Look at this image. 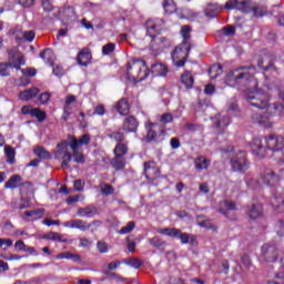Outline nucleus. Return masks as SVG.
<instances>
[{
  "label": "nucleus",
  "mask_w": 284,
  "mask_h": 284,
  "mask_svg": "<svg viewBox=\"0 0 284 284\" xmlns=\"http://www.w3.org/2000/svg\"><path fill=\"white\" fill-rule=\"evenodd\" d=\"M234 212V210H236V204L234 202H230V201H222L220 203V214H224V216H227V211Z\"/></svg>",
  "instance_id": "nucleus-24"
},
{
  "label": "nucleus",
  "mask_w": 284,
  "mask_h": 284,
  "mask_svg": "<svg viewBox=\"0 0 284 284\" xmlns=\"http://www.w3.org/2000/svg\"><path fill=\"white\" fill-rule=\"evenodd\" d=\"M111 165L114 170H123V168H125V158L114 155L111 161Z\"/></svg>",
  "instance_id": "nucleus-32"
},
{
  "label": "nucleus",
  "mask_w": 284,
  "mask_h": 284,
  "mask_svg": "<svg viewBox=\"0 0 284 284\" xmlns=\"http://www.w3.org/2000/svg\"><path fill=\"white\" fill-rule=\"evenodd\" d=\"M97 250H98V252H100V254H108V252H109L108 243H105L103 241H99L97 243Z\"/></svg>",
  "instance_id": "nucleus-52"
},
{
  "label": "nucleus",
  "mask_w": 284,
  "mask_h": 284,
  "mask_svg": "<svg viewBox=\"0 0 284 284\" xmlns=\"http://www.w3.org/2000/svg\"><path fill=\"white\" fill-rule=\"evenodd\" d=\"M63 227H69V230H80V232H88L90 227H94L92 232L97 230V227H101V221H93L91 223H88L83 220H71L67 221L63 224Z\"/></svg>",
  "instance_id": "nucleus-5"
},
{
  "label": "nucleus",
  "mask_w": 284,
  "mask_h": 284,
  "mask_svg": "<svg viewBox=\"0 0 284 284\" xmlns=\"http://www.w3.org/2000/svg\"><path fill=\"white\" fill-rule=\"evenodd\" d=\"M45 241H57L58 243H68V239L57 232H50L43 236Z\"/></svg>",
  "instance_id": "nucleus-27"
},
{
  "label": "nucleus",
  "mask_w": 284,
  "mask_h": 284,
  "mask_svg": "<svg viewBox=\"0 0 284 284\" xmlns=\"http://www.w3.org/2000/svg\"><path fill=\"white\" fill-rule=\"evenodd\" d=\"M190 54V48H185V43L176 47L172 53V61L176 68H183L185 65V59Z\"/></svg>",
  "instance_id": "nucleus-7"
},
{
  "label": "nucleus",
  "mask_w": 284,
  "mask_h": 284,
  "mask_svg": "<svg viewBox=\"0 0 284 284\" xmlns=\"http://www.w3.org/2000/svg\"><path fill=\"white\" fill-rule=\"evenodd\" d=\"M151 43H152V48H154V43H156V45H159L160 48H165V45H169V41L166 40V38L162 37V38H151Z\"/></svg>",
  "instance_id": "nucleus-44"
},
{
  "label": "nucleus",
  "mask_w": 284,
  "mask_h": 284,
  "mask_svg": "<svg viewBox=\"0 0 284 284\" xmlns=\"http://www.w3.org/2000/svg\"><path fill=\"white\" fill-rule=\"evenodd\" d=\"M263 63H265V60H258V61H257V67H258V68H262V70H265L266 72H267L268 70H273L274 72H276V69L274 68L273 64L264 65Z\"/></svg>",
  "instance_id": "nucleus-57"
},
{
  "label": "nucleus",
  "mask_w": 284,
  "mask_h": 284,
  "mask_svg": "<svg viewBox=\"0 0 284 284\" xmlns=\"http://www.w3.org/2000/svg\"><path fill=\"white\" fill-rule=\"evenodd\" d=\"M40 103L43 105L50 101V93H42L39 98Z\"/></svg>",
  "instance_id": "nucleus-64"
},
{
  "label": "nucleus",
  "mask_w": 284,
  "mask_h": 284,
  "mask_svg": "<svg viewBox=\"0 0 284 284\" xmlns=\"http://www.w3.org/2000/svg\"><path fill=\"white\" fill-rule=\"evenodd\" d=\"M22 74H24V77H34L37 74V70L29 68V69H21Z\"/></svg>",
  "instance_id": "nucleus-62"
},
{
  "label": "nucleus",
  "mask_w": 284,
  "mask_h": 284,
  "mask_svg": "<svg viewBox=\"0 0 284 284\" xmlns=\"http://www.w3.org/2000/svg\"><path fill=\"white\" fill-rule=\"evenodd\" d=\"M22 36H23L24 41H29V42L34 41V37H37L34 31H24V32H22Z\"/></svg>",
  "instance_id": "nucleus-56"
},
{
  "label": "nucleus",
  "mask_w": 284,
  "mask_h": 284,
  "mask_svg": "<svg viewBox=\"0 0 284 284\" xmlns=\"http://www.w3.org/2000/svg\"><path fill=\"white\" fill-rule=\"evenodd\" d=\"M115 109L118 110L119 114H122L123 116H125V114L130 112V104L128 103V100L122 99L118 102V104L115 105Z\"/></svg>",
  "instance_id": "nucleus-29"
},
{
  "label": "nucleus",
  "mask_w": 284,
  "mask_h": 284,
  "mask_svg": "<svg viewBox=\"0 0 284 284\" xmlns=\"http://www.w3.org/2000/svg\"><path fill=\"white\" fill-rule=\"evenodd\" d=\"M149 245H151L152 247H163V245H165V242L161 237L154 236L149 240Z\"/></svg>",
  "instance_id": "nucleus-47"
},
{
  "label": "nucleus",
  "mask_w": 284,
  "mask_h": 284,
  "mask_svg": "<svg viewBox=\"0 0 284 284\" xmlns=\"http://www.w3.org/2000/svg\"><path fill=\"white\" fill-rule=\"evenodd\" d=\"M283 171L284 169L278 171H271L264 174L262 176L263 183L268 185V187H278V185H281V180L284 179Z\"/></svg>",
  "instance_id": "nucleus-9"
},
{
  "label": "nucleus",
  "mask_w": 284,
  "mask_h": 284,
  "mask_svg": "<svg viewBox=\"0 0 284 284\" xmlns=\"http://www.w3.org/2000/svg\"><path fill=\"white\" fill-rule=\"evenodd\" d=\"M60 16L64 19H72L74 17V9L72 7H67L60 11Z\"/></svg>",
  "instance_id": "nucleus-42"
},
{
  "label": "nucleus",
  "mask_w": 284,
  "mask_h": 284,
  "mask_svg": "<svg viewBox=\"0 0 284 284\" xmlns=\"http://www.w3.org/2000/svg\"><path fill=\"white\" fill-rule=\"evenodd\" d=\"M194 164L196 170H207L210 168V160L205 156H199L195 159Z\"/></svg>",
  "instance_id": "nucleus-31"
},
{
  "label": "nucleus",
  "mask_w": 284,
  "mask_h": 284,
  "mask_svg": "<svg viewBox=\"0 0 284 284\" xmlns=\"http://www.w3.org/2000/svg\"><path fill=\"white\" fill-rule=\"evenodd\" d=\"M181 83L187 90H192L194 88V75H192V72L184 71L181 75Z\"/></svg>",
  "instance_id": "nucleus-19"
},
{
  "label": "nucleus",
  "mask_w": 284,
  "mask_h": 284,
  "mask_svg": "<svg viewBox=\"0 0 284 284\" xmlns=\"http://www.w3.org/2000/svg\"><path fill=\"white\" fill-rule=\"evenodd\" d=\"M10 68L12 65L8 64V62L0 63V77H10Z\"/></svg>",
  "instance_id": "nucleus-50"
},
{
  "label": "nucleus",
  "mask_w": 284,
  "mask_h": 284,
  "mask_svg": "<svg viewBox=\"0 0 284 284\" xmlns=\"http://www.w3.org/2000/svg\"><path fill=\"white\" fill-rule=\"evenodd\" d=\"M43 212H44L43 209L26 211L24 216H27L28 219H31V221H39V219L43 217Z\"/></svg>",
  "instance_id": "nucleus-30"
},
{
  "label": "nucleus",
  "mask_w": 284,
  "mask_h": 284,
  "mask_svg": "<svg viewBox=\"0 0 284 284\" xmlns=\"http://www.w3.org/2000/svg\"><path fill=\"white\" fill-rule=\"evenodd\" d=\"M23 184V178L19 174L12 175L4 184L6 190H17L20 185Z\"/></svg>",
  "instance_id": "nucleus-16"
},
{
  "label": "nucleus",
  "mask_w": 284,
  "mask_h": 284,
  "mask_svg": "<svg viewBox=\"0 0 284 284\" xmlns=\"http://www.w3.org/2000/svg\"><path fill=\"white\" fill-rule=\"evenodd\" d=\"M135 227L136 224L134 222H129L125 226L118 231V234H130L134 231Z\"/></svg>",
  "instance_id": "nucleus-45"
},
{
  "label": "nucleus",
  "mask_w": 284,
  "mask_h": 284,
  "mask_svg": "<svg viewBox=\"0 0 284 284\" xmlns=\"http://www.w3.org/2000/svg\"><path fill=\"white\" fill-rule=\"evenodd\" d=\"M145 128L148 130L146 141L150 143L151 141H154V139H156V131L152 130V128H156V124L148 122L145 124Z\"/></svg>",
  "instance_id": "nucleus-37"
},
{
  "label": "nucleus",
  "mask_w": 284,
  "mask_h": 284,
  "mask_svg": "<svg viewBox=\"0 0 284 284\" xmlns=\"http://www.w3.org/2000/svg\"><path fill=\"white\" fill-rule=\"evenodd\" d=\"M278 258V251H276V247L274 245L264 244L262 246L260 261L262 263H274Z\"/></svg>",
  "instance_id": "nucleus-11"
},
{
  "label": "nucleus",
  "mask_w": 284,
  "mask_h": 284,
  "mask_svg": "<svg viewBox=\"0 0 284 284\" xmlns=\"http://www.w3.org/2000/svg\"><path fill=\"white\" fill-rule=\"evenodd\" d=\"M272 206L276 212H284V199L274 196L271 201Z\"/></svg>",
  "instance_id": "nucleus-38"
},
{
  "label": "nucleus",
  "mask_w": 284,
  "mask_h": 284,
  "mask_svg": "<svg viewBox=\"0 0 284 284\" xmlns=\"http://www.w3.org/2000/svg\"><path fill=\"white\" fill-rule=\"evenodd\" d=\"M4 153H6L8 163L12 165V163H14V154H16L14 149L11 146H4Z\"/></svg>",
  "instance_id": "nucleus-43"
},
{
  "label": "nucleus",
  "mask_w": 284,
  "mask_h": 284,
  "mask_svg": "<svg viewBox=\"0 0 284 284\" xmlns=\"http://www.w3.org/2000/svg\"><path fill=\"white\" fill-rule=\"evenodd\" d=\"M221 34H223V37H234V34H236V29L233 26H226L222 28Z\"/></svg>",
  "instance_id": "nucleus-46"
},
{
  "label": "nucleus",
  "mask_w": 284,
  "mask_h": 284,
  "mask_svg": "<svg viewBox=\"0 0 284 284\" xmlns=\"http://www.w3.org/2000/svg\"><path fill=\"white\" fill-rule=\"evenodd\" d=\"M73 187L75 192H83V187H85V182L82 180H75L73 183Z\"/></svg>",
  "instance_id": "nucleus-55"
},
{
  "label": "nucleus",
  "mask_w": 284,
  "mask_h": 284,
  "mask_svg": "<svg viewBox=\"0 0 284 284\" xmlns=\"http://www.w3.org/2000/svg\"><path fill=\"white\" fill-rule=\"evenodd\" d=\"M144 176L149 181H154L159 179V168H156V164L154 162H145L144 163Z\"/></svg>",
  "instance_id": "nucleus-12"
},
{
  "label": "nucleus",
  "mask_w": 284,
  "mask_h": 284,
  "mask_svg": "<svg viewBox=\"0 0 284 284\" xmlns=\"http://www.w3.org/2000/svg\"><path fill=\"white\" fill-rule=\"evenodd\" d=\"M71 255H72V253H70V252H63V253L55 255V258H58V261H61L63 258H65L67 261H70Z\"/></svg>",
  "instance_id": "nucleus-63"
},
{
  "label": "nucleus",
  "mask_w": 284,
  "mask_h": 284,
  "mask_svg": "<svg viewBox=\"0 0 284 284\" xmlns=\"http://www.w3.org/2000/svg\"><path fill=\"white\" fill-rule=\"evenodd\" d=\"M114 156H122L124 158L128 154V144L119 142L113 151Z\"/></svg>",
  "instance_id": "nucleus-34"
},
{
  "label": "nucleus",
  "mask_w": 284,
  "mask_h": 284,
  "mask_svg": "<svg viewBox=\"0 0 284 284\" xmlns=\"http://www.w3.org/2000/svg\"><path fill=\"white\" fill-rule=\"evenodd\" d=\"M164 26H165V20L161 18H152L146 20V23H145L146 37H150L151 39H155L156 34H161Z\"/></svg>",
  "instance_id": "nucleus-6"
},
{
  "label": "nucleus",
  "mask_w": 284,
  "mask_h": 284,
  "mask_svg": "<svg viewBox=\"0 0 284 284\" xmlns=\"http://www.w3.org/2000/svg\"><path fill=\"white\" fill-rule=\"evenodd\" d=\"M71 150H72L71 160H73L74 163H80V164L85 163V156L83 155L82 152L79 151V149H71Z\"/></svg>",
  "instance_id": "nucleus-36"
},
{
  "label": "nucleus",
  "mask_w": 284,
  "mask_h": 284,
  "mask_svg": "<svg viewBox=\"0 0 284 284\" xmlns=\"http://www.w3.org/2000/svg\"><path fill=\"white\" fill-rule=\"evenodd\" d=\"M39 94V89L31 88L27 89L19 93L20 101H31V99H34Z\"/></svg>",
  "instance_id": "nucleus-22"
},
{
  "label": "nucleus",
  "mask_w": 284,
  "mask_h": 284,
  "mask_svg": "<svg viewBox=\"0 0 284 284\" xmlns=\"http://www.w3.org/2000/svg\"><path fill=\"white\" fill-rule=\"evenodd\" d=\"M33 152L36 156H38L39 159H44V160L52 159V154L48 152V150H45V148L43 146H37Z\"/></svg>",
  "instance_id": "nucleus-33"
},
{
  "label": "nucleus",
  "mask_w": 284,
  "mask_h": 284,
  "mask_svg": "<svg viewBox=\"0 0 284 284\" xmlns=\"http://www.w3.org/2000/svg\"><path fill=\"white\" fill-rule=\"evenodd\" d=\"M138 128L139 122L136 121V118L129 116L125 119L122 130H124V132H135Z\"/></svg>",
  "instance_id": "nucleus-20"
},
{
  "label": "nucleus",
  "mask_w": 284,
  "mask_h": 284,
  "mask_svg": "<svg viewBox=\"0 0 284 284\" xmlns=\"http://www.w3.org/2000/svg\"><path fill=\"white\" fill-rule=\"evenodd\" d=\"M252 122L260 125V128L265 129H270L273 125L272 120H270V115H263V113H254L252 115Z\"/></svg>",
  "instance_id": "nucleus-13"
},
{
  "label": "nucleus",
  "mask_w": 284,
  "mask_h": 284,
  "mask_svg": "<svg viewBox=\"0 0 284 284\" xmlns=\"http://www.w3.org/2000/svg\"><path fill=\"white\" fill-rule=\"evenodd\" d=\"M126 75L136 79L138 81H145L148 79V65L143 60H134L133 62L128 64Z\"/></svg>",
  "instance_id": "nucleus-3"
},
{
  "label": "nucleus",
  "mask_w": 284,
  "mask_h": 284,
  "mask_svg": "<svg viewBox=\"0 0 284 284\" xmlns=\"http://www.w3.org/2000/svg\"><path fill=\"white\" fill-rule=\"evenodd\" d=\"M209 74L211 79H216L223 74V67L221 64H214L209 69Z\"/></svg>",
  "instance_id": "nucleus-39"
},
{
  "label": "nucleus",
  "mask_w": 284,
  "mask_h": 284,
  "mask_svg": "<svg viewBox=\"0 0 284 284\" xmlns=\"http://www.w3.org/2000/svg\"><path fill=\"white\" fill-rule=\"evenodd\" d=\"M191 30L192 29H190V27H187V26L182 27L181 34H182L184 41H190V32H191Z\"/></svg>",
  "instance_id": "nucleus-58"
},
{
  "label": "nucleus",
  "mask_w": 284,
  "mask_h": 284,
  "mask_svg": "<svg viewBox=\"0 0 284 284\" xmlns=\"http://www.w3.org/2000/svg\"><path fill=\"white\" fill-rule=\"evenodd\" d=\"M90 59H92V53H90V50L88 49H83L78 54L79 65H88V63H90Z\"/></svg>",
  "instance_id": "nucleus-23"
},
{
  "label": "nucleus",
  "mask_w": 284,
  "mask_h": 284,
  "mask_svg": "<svg viewBox=\"0 0 284 284\" xmlns=\"http://www.w3.org/2000/svg\"><path fill=\"white\" fill-rule=\"evenodd\" d=\"M100 191L103 196H110V194H114V187L105 183L100 184Z\"/></svg>",
  "instance_id": "nucleus-41"
},
{
  "label": "nucleus",
  "mask_w": 284,
  "mask_h": 284,
  "mask_svg": "<svg viewBox=\"0 0 284 284\" xmlns=\"http://www.w3.org/2000/svg\"><path fill=\"white\" fill-rule=\"evenodd\" d=\"M116 48V44L114 43H108L102 48V54L104 57H108V54H112L114 52V49Z\"/></svg>",
  "instance_id": "nucleus-51"
},
{
  "label": "nucleus",
  "mask_w": 284,
  "mask_h": 284,
  "mask_svg": "<svg viewBox=\"0 0 284 284\" xmlns=\"http://www.w3.org/2000/svg\"><path fill=\"white\" fill-rule=\"evenodd\" d=\"M163 8L166 14H173V12H176V3H174V0H164Z\"/></svg>",
  "instance_id": "nucleus-40"
},
{
  "label": "nucleus",
  "mask_w": 284,
  "mask_h": 284,
  "mask_svg": "<svg viewBox=\"0 0 284 284\" xmlns=\"http://www.w3.org/2000/svg\"><path fill=\"white\" fill-rule=\"evenodd\" d=\"M231 165L234 172H246L250 169L245 152H239L232 160Z\"/></svg>",
  "instance_id": "nucleus-8"
},
{
  "label": "nucleus",
  "mask_w": 284,
  "mask_h": 284,
  "mask_svg": "<svg viewBox=\"0 0 284 284\" xmlns=\"http://www.w3.org/2000/svg\"><path fill=\"white\" fill-rule=\"evenodd\" d=\"M93 114H97L98 116H103V114H105V106H103V104H98L93 111Z\"/></svg>",
  "instance_id": "nucleus-61"
},
{
  "label": "nucleus",
  "mask_w": 284,
  "mask_h": 284,
  "mask_svg": "<svg viewBox=\"0 0 284 284\" xmlns=\"http://www.w3.org/2000/svg\"><path fill=\"white\" fill-rule=\"evenodd\" d=\"M31 116H36V119H38L40 122L45 121V112L41 111L40 109H32Z\"/></svg>",
  "instance_id": "nucleus-49"
},
{
  "label": "nucleus",
  "mask_w": 284,
  "mask_h": 284,
  "mask_svg": "<svg viewBox=\"0 0 284 284\" xmlns=\"http://www.w3.org/2000/svg\"><path fill=\"white\" fill-rule=\"evenodd\" d=\"M158 233L162 234L163 236H170L171 239H178V236L181 234V230L174 227H166L159 229Z\"/></svg>",
  "instance_id": "nucleus-25"
},
{
  "label": "nucleus",
  "mask_w": 284,
  "mask_h": 284,
  "mask_svg": "<svg viewBox=\"0 0 284 284\" xmlns=\"http://www.w3.org/2000/svg\"><path fill=\"white\" fill-rule=\"evenodd\" d=\"M78 216L81 219H92V216H97L98 211L94 205H89L87 207H80L77 212Z\"/></svg>",
  "instance_id": "nucleus-15"
},
{
  "label": "nucleus",
  "mask_w": 284,
  "mask_h": 284,
  "mask_svg": "<svg viewBox=\"0 0 284 284\" xmlns=\"http://www.w3.org/2000/svg\"><path fill=\"white\" fill-rule=\"evenodd\" d=\"M246 214L250 216V219H258L263 215V206L261 204L247 206Z\"/></svg>",
  "instance_id": "nucleus-21"
},
{
  "label": "nucleus",
  "mask_w": 284,
  "mask_h": 284,
  "mask_svg": "<svg viewBox=\"0 0 284 284\" xmlns=\"http://www.w3.org/2000/svg\"><path fill=\"white\" fill-rule=\"evenodd\" d=\"M0 247H2V250H8V247H12V240L0 239Z\"/></svg>",
  "instance_id": "nucleus-60"
},
{
  "label": "nucleus",
  "mask_w": 284,
  "mask_h": 284,
  "mask_svg": "<svg viewBox=\"0 0 284 284\" xmlns=\"http://www.w3.org/2000/svg\"><path fill=\"white\" fill-rule=\"evenodd\" d=\"M178 239H180L182 245H189V244L194 245V242L196 241L194 239V236H192L187 233H182L181 231H180Z\"/></svg>",
  "instance_id": "nucleus-35"
},
{
  "label": "nucleus",
  "mask_w": 284,
  "mask_h": 284,
  "mask_svg": "<svg viewBox=\"0 0 284 284\" xmlns=\"http://www.w3.org/2000/svg\"><path fill=\"white\" fill-rule=\"evenodd\" d=\"M40 58L48 63V65H54V52L50 49H45L40 53Z\"/></svg>",
  "instance_id": "nucleus-28"
},
{
  "label": "nucleus",
  "mask_w": 284,
  "mask_h": 284,
  "mask_svg": "<svg viewBox=\"0 0 284 284\" xmlns=\"http://www.w3.org/2000/svg\"><path fill=\"white\" fill-rule=\"evenodd\" d=\"M196 223L200 227H204L206 230H216V227L212 224V221L205 219L203 215L196 216Z\"/></svg>",
  "instance_id": "nucleus-26"
},
{
  "label": "nucleus",
  "mask_w": 284,
  "mask_h": 284,
  "mask_svg": "<svg viewBox=\"0 0 284 284\" xmlns=\"http://www.w3.org/2000/svg\"><path fill=\"white\" fill-rule=\"evenodd\" d=\"M170 69L165 65V63L156 62L151 67V74L153 77H168Z\"/></svg>",
  "instance_id": "nucleus-14"
},
{
  "label": "nucleus",
  "mask_w": 284,
  "mask_h": 284,
  "mask_svg": "<svg viewBox=\"0 0 284 284\" xmlns=\"http://www.w3.org/2000/svg\"><path fill=\"white\" fill-rule=\"evenodd\" d=\"M121 265V261H114L109 263L108 265H104V270H108L109 272H114V270H119Z\"/></svg>",
  "instance_id": "nucleus-54"
},
{
  "label": "nucleus",
  "mask_w": 284,
  "mask_h": 284,
  "mask_svg": "<svg viewBox=\"0 0 284 284\" xmlns=\"http://www.w3.org/2000/svg\"><path fill=\"white\" fill-rule=\"evenodd\" d=\"M254 67H239L237 69L229 72L225 78V83L230 88H236V85H246L251 92L246 97L247 103L257 110H266L272 116H280L284 112V105L282 103L270 104L272 99V88L265 85L258 88V81L254 79Z\"/></svg>",
  "instance_id": "nucleus-1"
},
{
  "label": "nucleus",
  "mask_w": 284,
  "mask_h": 284,
  "mask_svg": "<svg viewBox=\"0 0 284 284\" xmlns=\"http://www.w3.org/2000/svg\"><path fill=\"white\" fill-rule=\"evenodd\" d=\"M109 139H113V141H118V143H123V141H125V135L119 131H114L109 134Z\"/></svg>",
  "instance_id": "nucleus-48"
},
{
  "label": "nucleus",
  "mask_w": 284,
  "mask_h": 284,
  "mask_svg": "<svg viewBox=\"0 0 284 284\" xmlns=\"http://www.w3.org/2000/svg\"><path fill=\"white\" fill-rule=\"evenodd\" d=\"M7 63L16 70H21V65H26V58L19 52V49L14 48L8 51Z\"/></svg>",
  "instance_id": "nucleus-10"
},
{
  "label": "nucleus",
  "mask_w": 284,
  "mask_h": 284,
  "mask_svg": "<svg viewBox=\"0 0 284 284\" xmlns=\"http://www.w3.org/2000/svg\"><path fill=\"white\" fill-rule=\"evenodd\" d=\"M69 148L70 142L68 143V141L63 140L55 146V150L53 152L54 159H57V161H62L61 168L63 170H65V168H69L70 161H72V153L68 151Z\"/></svg>",
  "instance_id": "nucleus-4"
},
{
  "label": "nucleus",
  "mask_w": 284,
  "mask_h": 284,
  "mask_svg": "<svg viewBox=\"0 0 284 284\" xmlns=\"http://www.w3.org/2000/svg\"><path fill=\"white\" fill-rule=\"evenodd\" d=\"M90 143V135L84 134L79 140L71 139L70 141V148L71 150H80V148H83V145H88Z\"/></svg>",
  "instance_id": "nucleus-17"
},
{
  "label": "nucleus",
  "mask_w": 284,
  "mask_h": 284,
  "mask_svg": "<svg viewBox=\"0 0 284 284\" xmlns=\"http://www.w3.org/2000/svg\"><path fill=\"white\" fill-rule=\"evenodd\" d=\"M77 101V97L74 95H68L67 100H65V106H64V113L65 114H70V112H68L69 108L68 105H70L71 103H74Z\"/></svg>",
  "instance_id": "nucleus-59"
},
{
  "label": "nucleus",
  "mask_w": 284,
  "mask_h": 284,
  "mask_svg": "<svg viewBox=\"0 0 284 284\" xmlns=\"http://www.w3.org/2000/svg\"><path fill=\"white\" fill-rule=\"evenodd\" d=\"M225 10H240V12H253L254 17H265L267 10L264 7L256 4L252 0H229L225 6Z\"/></svg>",
  "instance_id": "nucleus-2"
},
{
  "label": "nucleus",
  "mask_w": 284,
  "mask_h": 284,
  "mask_svg": "<svg viewBox=\"0 0 284 284\" xmlns=\"http://www.w3.org/2000/svg\"><path fill=\"white\" fill-rule=\"evenodd\" d=\"M223 10V7L219 6L217 3H209L204 10L205 17H209V19H214L219 12Z\"/></svg>",
  "instance_id": "nucleus-18"
},
{
  "label": "nucleus",
  "mask_w": 284,
  "mask_h": 284,
  "mask_svg": "<svg viewBox=\"0 0 284 284\" xmlns=\"http://www.w3.org/2000/svg\"><path fill=\"white\" fill-rule=\"evenodd\" d=\"M161 123L168 124L174 121V115L172 113H164L160 116Z\"/></svg>",
  "instance_id": "nucleus-53"
}]
</instances>
